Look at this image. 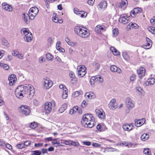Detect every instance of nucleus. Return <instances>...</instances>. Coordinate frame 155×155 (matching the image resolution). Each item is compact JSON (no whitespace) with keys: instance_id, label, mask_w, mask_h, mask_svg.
<instances>
[{"instance_id":"nucleus-50","label":"nucleus","mask_w":155,"mask_h":155,"mask_svg":"<svg viewBox=\"0 0 155 155\" xmlns=\"http://www.w3.org/2000/svg\"><path fill=\"white\" fill-rule=\"evenodd\" d=\"M92 146L95 147H99L101 146V144L96 143H93L92 144Z\"/></svg>"},{"instance_id":"nucleus-54","label":"nucleus","mask_w":155,"mask_h":155,"mask_svg":"<svg viewBox=\"0 0 155 155\" xmlns=\"http://www.w3.org/2000/svg\"><path fill=\"white\" fill-rule=\"evenodd\" d=\"M57 49L59 51L62 52H64L65 51V50L64 48H62L60 47H58L57 48Z\"/></svg>"},{"instance_id":"nucleus-57","label":"nucleus","mask_w":155,"mask_h":155,"mask_svg":"<svg viewBox=\"0 0 155 155\" xmlns=\"http://www.w3.org/2000/svg\"><path fill=\"white\" fill-rule=\"evenodd\" d=\"M150 150L148 148L144 149L143 153L146 155L147 153H149Z\"/></svg>"},{"instance_id":"nucleus-14","label":"nucleus","mask_w":155,"mask_h":155,"mask_svg":"<svg viewBox=\"0 0 155 155\" xmlns=\"http://www.w3.org/2000/svg\"><path fill=\"white\" fill-rule=\"evenodd\" d=\"M2 7L3 9L8 12H12L13 10L11 5H10L5 2L2 3Z\"/></svg>"},{"instance_id":"nucleus-17","label":"nucleus","mask_w":155,"mask_h":155,"mask_svg":"<svg viewBox=\"0 0 155 155\" xmlns=\"http://www.w3.org/2000/svg\"><path fill=\"white\" fill-rule=\"evenodd\" d=\"M133 123L127 124L123 125V128L125 130L129 131L133 129Z\"/></svg>"},{"instance_id":"nucleus-62","label":"nucleus","mask_w":155,"mask_h":155,"mask_svg":"<svg viewBox=\"0 0 155 155\" xmlns=\"http://www.w3.org/2000/svg\"><path fill=\"white\" fill-rule=\"evenodd\" d=\"M53 21L55 23H57L58 21V18L55 17H53L52 18Z\"/></svg>"},{"instance_id":"nucleus-33","label":"nucleus","mask_w":155,"mask_h":155,"mask_svg":"<svg viewBox=\"0 0 155 155\" xmlns=\"http://www.w3.org/2000/svg\"><path fill=\"white\" fill-rule=\"evenodd\" d=\"M96 79V81H98L101 83L103 82L104 81L103 77L100 75H97L95 76Z\"/></svg>"},{"instance_id":"nucleus-31","label":"nucleus","mask_w":155,"mask_h":155,"mask_svg":"<svg viewBox=\"0 0 155 155\" xmlns=\"http://www.w3.org/2000/svg\"><path fill=\"white\" fill-rule=\"evenodd\" d=\"M67 106L66 104H64L62 105L59 110V111L61 113H63L67 108Z\"/></svg>"},{"instance_id":"nucleus-45","label":"nucleus","mask_w":155,"mask_h":155,"mask_svg":"<svg viewBox=\"0 0 155 155\" xmlns=\"http://www.w3.org/2000/svg\"><path fill=\"white\" fill-rule=\"evenodd\" d=\"M32 155H40L41 152L39 150H35L32 151Z\"/></svg>"},{"instance_id":"nucleus-12","label":"nucleus","mask_w":155,"mask_h":155,"mask_svg":"<svg viewBox=\"0 0 155 155\" xmlns=\"http://www.w3.org/2000/svg\"><path fill=\"white\" fill-rule=\"evenodd\" d=\"M116 101L115 99H111L109 104V107L111 110H114L117 107V104L115 103Z\"/></svg>"},{"instance_id":"nucleus-5","label":"nucleus","mask_w":155,"mask_h":155,"mask_svg":"<svg viewBox=\"0 0 155 155\" xmlns=\"http://www.w3.org/2000/svg\"><path fill=\"white\" fill-rule=\"evenodd\" d=\"M52 104L50 102L45 103L43 107V112L45 114H49L51 111Z\"/></svg>"},{"instance_id":"nucleus-44","label":"nucleus","mask_w":155,"mask_h":155,"mask_svg":"<svg viewBox=\"0 0 155 155\" xmlns=\"http://www.w3.org/2000/svg\"><path fill=\"white\" fill-rule=\"evenodd\" d=\"M126 147H128V148L131 147H135V145L133 143H126L124 144Z\"/></svg>"},{"instance_id":"nucleus-34","label":"nucleus","mask_w":155,"mask_h":155,"mask_svg":"<svg viewBox=\"0 0 155 155\" xmlns=\"http://www.w3.org/2000/svg\"><path fill=\"white\" fill-rule=\"evenodd\" d=\"M149 137V135L144 133L141 136L140 138L142 140L144 141L147 139Z\"/></svg>"},{"instance_id":"nucleus-38","label":"nucleus","mask_w":155,"mask_h":155,"mask_svg":"<svg viewBox=\"0 0 155 155\" xmlns=\"http://www.w3.org/2000/svg\"><path fill=\"white\" fill-rule=\"evenodd\" d=\"M135 124L137 127H139L142 125V123L140 120H135Z\"/></svg>"},{"instance_id":"nucleus-56","label":"nucleus","mask_w":155,"mask_h":155,"mask_svg":"<svg viewBox=\"0 0 155 155\" xmlns=\"http://www.w3.org/2000/svg\"><path fill=\"white\" fill-rule=\"evenodd\" d=\"M69 45H71L72 46H76L77 45V44L75 42H69Z\"/></svg>"},{"instance_id":"nucleus-6","label":"nucleus","mask_w":155,"mask_h":155,"mask_svg":"<svg viewBox=\"0 0 155 155\" xmlns=\"http://www.w3.org/2000/svg\"><path fill=\"white\" fill-rule=\"evenodd\" d=\"M85 67L83 65L79 66L77 67L78 74L80 77L84 76L86 73Z\"/></svg>"},{"instance_id":"nucleus-47","label":"nucleus","mask_w":155,"mask_h":155,"mask_svg":"<svg viewBox=\"0 0 155 155\" xmlns=\"http://www.w3.org/2000/svg\"><path fill=\"white\" fill-rule=\"evenodd\" d=\"M1 65L2 66L5 70H8L9 69V66L7 64H2Z\"/></svg>"},{"instance_id":"nucleus-58","label":"nucleus","mask_w":155,"mask_h":155,"mask_svg":"<svg viewBox=\"0 0 155 155\" xmlns=\"http://www.w3.org/2000/svg\"><path fill=\"white\" fill-rule=\"evenodd\" d=\"M6 147L8 149L11 150L12 149V147L11 146V145L9 144V143H7L5 145Z\"/></svg>"},{"instance_id":"nucleus-40","label":"nucleus","mask_w":155,"mask_h":155,"mask_svg":"<svg viewBox=\"0 0 155 155\" xmlns=\"http://www.w3.org/2000/svg\"><path fill=\"white\" fill-rule=\"evenodd\" d=\"M152 45V44L149 43H147L146 45H143L142 46V47L143 48L148 49L150 48Z\"/></svg>"},{"instance_id":"nucleus-63","label":"nucleus","mask_w":155,"mask_h":155,"mask_svg":"<svg viewBox=\"0 0 155 155\" xmlns=\"http://www.w3.org/2000/svg\"><path fill=\"white\" fill-rule=\"evenodd\" d=\"M97 130L99 131H101L102 130L101 125L100 124L97 125Z\"/></svg>"},{"instance_id":"nucleus-30","label":"nucleus","mask_w":155,"mask_h":155,"mask_svg":"<svg viewBox=\"0 0 155 155\" xmlns=\"http://www.w3.org/2000/svg\"><path fill=\"white\" fill-rule=\"evenodd\" d=\"M93 66L95 71L98 70L100 67V65L99 63L96 62H94L93 64Z\"/></svg>"},{"instance_id":"nucleus-15","label":"nucleus","mask_w":155,"mask_h":155,"mask_svg":"<svg viewBox=\"0 0 155 155\" xmlns=\"http://www.w3.org/2000/svg\"><path fill=\"white\" fill-rule=\"evenodd\" d=\"M106 30L105 27L100 25H97L95 28V31L97 33H100L102 31H104Z\"/></svg>"},{"instance_id":"nucleus-43","label":"nucleus","mask_w":155,"mask_h":155,"mask_svg":"<svg viewBox=\"0 0 155 155\" xmlns=\"http://www.w3.org/2000/svg\"><path fill=\"white\" fill-rule=\"evenodd\" d=\"M30 127L32 129H35L38 126V124L34 122L31 123L30 124Z\"/></svg>"},{"instance_id":"nucleus-25","label":"nucleus","mask_w":155,"mask_h":155,"mask_svg":"<svg viewBox=\"0 0 155 155\" xmlns=\"http://www.w3.org/2000/svg\"><path fill=\"white\" fill-rule=\"evenodd\" d=\"M155 82V79L153 78H149L146 81V84H148V85H152Z\"/></svg>"},{"instance_id":"nucleus-42","label":"nucleus","mask_w":155,"mask_h":155,"mask_svg":"<svg viewBox=\"0 0 155 155\" xmlns=\"http://www.w3.org/2000/svg\"><path fill=\"white\" fill-rule=\"evenodd\" d=\"M149 31L152 34H155V28L153 27H150L148 28Z\"/></svg>"},{"instance_id":"nucleus-20","label":"nucleus","mask_w":155,"mask_h":155,"mask_svg":"<svg viewBox=\"0 0 155 155\" xmlns=\"http://www.w3.org/2000/svg\"><path fill=\"white\" fill-rule=\"evenodd\" d=\"M127 4V0H121V2L117 3L116 5L118 7L122 8L124 6H126Z\"/></svg>"},{"instance_id":"nucleus-1","label":"nucleus","mask_w":155,"mask_h":155,"mask_svg":"<svg viewBox=\"0 0 155 155\" xmlns=\"http://www.w3.org/2000/svg\"><path fill=\"white\" fill-rule=\"evenodd\" d=\"M35 93V90L33 86L30 84H25L19 86L15 91L16 97L21 99L24 96L31 99Z\"/></svg>"},{"instance_id":"nucleus-61","label":"nucleus","mask_w":155,"mask_h":155,"mask_svg":"<svg viewBox=\"0 0 155 155\" xmlns=\"http://www.w3.org/2000/svg\"><path fill=\"white\" fill-rule=\"evenodd\" d=\"M57 139H55L53 140V141L52 142V143L54 145V144H59V143H60L58 141H57Z\"/></svg>"},{"instance_id":"nucleus-49","label":"nucleus","mask_w":155,"mask_h":155,"mask_svg":"<svg viewBox=\"0 0 155 155\" xmlns=\"http://www.w3.org/2000/svg\"><path fill=\"white\" fill-rule=\"evenodd\" d=\"M80 94V92L78 91H76L74 92L73 94V96L76 97L78 96Z\"/></svg>"},{"instance_id":"nucleus-9","label":"nucleus","mask_w":155,"mask_h":155,"mask_svg":"<svg viewBox=\"0 0 155 155\" xmlns=\"http://www.w3.org/2000/svg\"><path fill=\"white\" fill-rule=\"evenodd\" d=\"M21 108V112L22 114L27 116L31 112L28 107L26 105H21L20 107Z\"/></svg>"},{"instance_id":"nucleus-41","label":"nucleus","mask_w":155,"mask_h":155,"mask_svg":"<svg viewBox=\"0 0 155 155\" xmlns=\"http://www.w3.org/2000/svg\"><path fill=\"white\" fill-rule=\"evenodd\" d=\"M46 57L47 59L49 61L51 60L53 58L52 55L49 53L46 54Z\"/></svg>"},{"instance_id":"nucleus-29","label":"nucleus","mask_w":155,"mask_h":155,"mask_svg":"<svg viewBox=\"0 0 155 155\" xmlns=\"http://www.w3.org/2000/svg\"><path fill=\"white\" fill-rule=\"evenodd\" d=\"M29 11L37 15L38 12L39 10L37 7H33L31 8Z\"/></svg>"},{"instance_id":"nucleus-51","label":"nucleus","mask_w":155,"mask_h":155,"mask_svg":"<svg viewBox=\"0 0 155 155\" xmlns=\"http://www.w3.org/2000/svg\"><path fill=\"white\" fill-rule=\"evenodd\" d=\"M95 0H88L87 3L90 5H93L94 3Z\"/></svg>"},{"instance_id":"nucleus-8","label":"nucleus","mask_w":155,"mask_h":155,"mask_svg":"<svg viewBox=\"0 0 155 155\" xmlns=\"http://www.w3.org/2000/svg\"><path fill=\"white\" fill-rule=\"evenodd\" d=\"M44 87L45 89H47L50 88L53 85L52 81L49 78H46L44 79Z\"/></svg>"},{"instance_id":"nucleus-24","label":"nucleus","mask_w":155,"mask_h":155,"mask_svg":"<svg viewBox=\"0 0 155 155\" xmlns=\"http://www.w3.org/2000/svg\"><path fill=\"white\" fill-rule=\"evenodd\" d=\"M122 56L124 59L127 61H129L130 58L129 55L127 52L124 51L122 52Z\"/></svg>"},{"instance_id":"nucleus-26","label":"nucleus","mask_w":155,"mask_h":155,"mask_svg":"<svg viewBox=\"0 0 155 155\" xmlns=\"http://www.w3.org/2000/svg\"><path fill=\"white\" fill-rule=\"evenodd\" d=\"M85 97H87L88 98L91 99L94 98V94L92 92H87L85 93Z\"/></svg>"},{"instance_id":"nucleus-55","label":"nucleus","mask_w":155,"mask_h":155,"mask_svg":"<svg viewBox=\"0 0 155 155\" xmlns=\"http://www.w3.org/2000/svg\"><path fill=\"white\" fill-rule=\"evenodd\" d=\"M71 145H74L75 146L78 147L79 145V144L78 142H73V141H71Z\"/></svg>"},{"instance_id":"nucleus-37","label":"nucleus","mask_w":155,"mask_h":155,"mask_svg":"<svg viewBox=\"0 0 155 155\" xmlns=\"http://www.w3.org/2000/svg\"><path fill=\"white\" fill-rule=\"evenodd\" d=\"M97 81H96V79L95 76L91 77L90 79V81L91 85L93 87V86L94 85L95 82Z\"/></svg>"},{"instance_id":"nucleus-59","label":"nucleus","mask_w":155,"mask_h":155,"mask_svg":"<svg viewBox=\"0 0 155 155\" xmlns=\"http://www.w3.org/2000/svg\"><path fill=\"white\" fill-rule=\"evenodd\" d=\"M16 147L19 149H22L24 147V144H19L16 145Z\"/></svg>"},{"instance_id":"nucleus-3","label":"nucleus","mask_w":155,"mask_h":155,"mask_svg":"<svg viewBox=\"0 0 155 155\" xmlns=\"http://www.w3.org/2000/svg\"><path fill=\"white\" fill-rule=\"evenodd\" d=\"M74 31L78 35L83 38H86L90 35L88 30L84 27L76 26L74 28Z\"/></svg>"},{"instance_id":"nucleus-35","label":"nucleus","mask_w":155,"mask_h":155,"mask_svg":"<svg viewBox=\"0 0 155 155\" xmlns=\"http://www.w3.org/2000/svg\"><path fill=\"white\" fill-rule=\"evenodd\" d=\"M129 26L130 27V28H134L135 29L137 28L138 27V25L135 23H130L129 24Z\"/></svg>"},{"instance_id":"nucleus-39","label":"nucleus","mask_w":155,"mask_h":155,"mask_svg":"<svg viewBox=\"0 0 155 155\" xmlns=\"http://www.w3.org/2000/svg\"><path fill=\"white\" fill-rule=\"evenodd\" d=\"M28 13H29V15H28V17H29V18H30V19L31 20H33L34 19L35 17L37 15H36L34 13H32L31 12H30L29 11Z\"/></svg>"},{"instance_id":"nucleus-60","label":"nucleus","mask_w":155,"mask_h":155,"mask_svg":"<svg viewBox=\"0 0 155 155\" xmlns=\"http://www.w3.org/2000/svg\"><path fill=\"white\" fill-rule=\"evenodd\" d=\"M39 62L42 63L45 61V59L43 57H41L39 58Z\"/></svg>"},{"instance_id":"nucleus-22","label":"nucleus","mask_w":155,"mask_h":155,"mask_svg":"<svg viewBox=\"0 0 155 155\" xmlns=\"http://www.w3.org/2000/svg\"><path fill=\"white\" fill-rule=\"evenodd\" d=\"M32 36L31 33L25 35L24 38V40L26 42H30L32 39Z\"/></svg>"},{"instance_id":"nucleus-36","label":"nucleus","mask_w":155,"mask_h":155,"mask_svg":"<svg viewBox=\"0 0 155 155\" xmlns=\"http://www.w3.org/2000/svg\"><path fill=\"white\" fill-rule=\"evenodd\" d=\"M28 15L26 13H24L22 15L23 19L24 21L26 22V23H27L28 21Z\"/></svg>"},{"instance_id":"nucleus-23","label":"nucleus","mask_w":155,"mask_h":155,"mask_svg":"<svg viewBox=\"0 0 155 155\" xmlns=\"http://www.w3.org/2000/svg\"><path fill=\"white\" fill-rule=\"evenodd\" d=\"M21 34L24 35H28L30 34L31 32H30L29 30L27 28H23L21 30Z\"/></svg>"},{"instance_id":"nucleus-32","label":"nucleus","mask_w":155,"mask_h":155,"mask_svg":"<svg viewBox=\"0 0 155 155\" xmlns=\"http://www.w3.org/2000/svg\"><path fill=\"white\" fill-rule=\"evenodd\" d=\"M77 15L80 16L82 18H85L87 15V13L84 11H79V12H78Z\"/></svg>"},{"instance_id":"nucleus-16","label":"nucleus","mask_w":155,"mask_h":155,"mask_svg":"<svg viewBox=\"0 0 155 155\" xmlns=\"http://www.w3.org/2000/svg\"><path fill=\"white\" fill-rule=\"evenodd\" d=\"M137 72L140 78L144 76L145 74V70L143 68H141L137 70Z\"/></svg>"},{"instance_id":"nucleus-2","label":"nucleus","mask_w":155,"mask_h":155,"mask_svg":"<svg viewBox=\"0 0 155 155\" xmlns=\"http://www.w3.org/2000/svg\"><path fill=\"white\" fill-rule=\"evenodd\" d=\"M82 119L81 123L85 127L91 128L94 126V120L91 114H84L83 116Z\"/></svg>"},{"instance_id":"nucleus-21","label":"nucleus","mask_w":155,"mask_h":155,"mask_svg":"<svg viewBox=\"0 0 155 155\" xmlns=\"http://www.w3.org/2000/svg\"><path fill=\"white\" fill-rule=\"evenodd\" d=\"M110 49L114 55H118L120 54V52L114 47H111Z\"/></svg>"},{"instance_id":"nucleus-11","label":"nucleus","mask_w":155,"mask_h":155,"mask_svg":"<svg viewBox=\"0 0 155 155\" xmlns=\"http://www.w3.org/2000/svg\"><path fill=\"white\" fill-rule=\"evenodd\" d=\"M96 115L101 119H103L105 117V114L102 109H96L95 110Z\"/></svg>"},{"instance_id":"nucleus-48","label":"nucleus","mask_w":155,"mask_h":155,"mask_svg":"<svg viewBox=\"0 0 155 155\" xmlns=\"http://www.w3.org/2000/svg\"><path fill=\"white\" fill-rule=\"evenodd\" d=\"M2 43L3 45L5 46H7L8 45V41L5 38L2 39Z\"/></svg>"},{"instance_id":"nucleus-52","label":"nucleus","mask_w":155,"mask_h":155,"mask_svg":"<svg viewBox=\"0 0 155 155\" xmlns=\"http://www.w3.org/2000/svg\"><path fill=\"white\" fill-rule=\"evenodd\" d=\"M87 104V103L85 101H84L81 104V106L82 107L84 108L86 107Z\"/></svg>"},{"instance_id":"nucleus-53","label":"nucleus","mask_w":155,"mask_h":155,"mask_svg":"<svg viewBox=\"0 0 155 155\" xmlns=\"http://www.w3.org/2000/svg\"><path fill=\"white\" fill-rule=\"evenodd\" d=\"M136 78L135 75L134 74H132L130 76V80L132 81H134Z\"/></svg>"},{"instance_id":"nucleus-19","label":"nucleus","mask_w":155,"mask_h":155,"mask_svg":"<svg viewBox=\"0 0 155 155\" xmlns=\"http://www.w3.org/2000/svg\"><path fill=\"white\" fill-rule=\"evenodd\" d=\"M110 69L112 72H116L119 73H121V70L120 68H117L114 65H111L110 67Z\"/></svg>"},{"instance_id":"nucleus-18","label":"nucleus","mask_w":155,"mask_h":155,"mask_svg":"<svg viewBox=\"0 0 155 155\" xmlns=\"http://www.w3.org/2000/svg\"><path fill=\"white\" fill-rule=\"evenodd\" d=\"M107 3L106 1H102L98 4V8L102 10H104L107 7Z\"/></svg>"},{"instance_id":"nucleus-13","label":"nucleus","mask_w":155,"mask_h":155,"mask_svg":"<svg viewBox=\"0 0 155 155\" xmlns=\"http://www.w3.org/2000/svg\"><path fill=\"white\" fill-rule=\"evenodd\" d=\"M9 84L10 85H13L16 81V77L15 74H11L8 78Z\"/></svg>"},{"instance_id":"nucleus-46","label":"nucleus","mask_w":155,"mask_h":155,"mask_svg":"<svg viewBox=\"0 0 155 155\" xmlns=\"http://www.w3.org/2000/svg\"><path fill=\"white\" fill-rule=\"evenodd\" d=\"M113 35L114 36H116L117 35V34L118 33V30L117 28H114L112 31Z\"/></svg>"},{"instance_id":"nucleus-64","label":"nucleus","mask_w":155,"mask_h":155,"mask_svg":"<svg viewBox=\"0 0 155 155\" xmlns=\"http://www.w3.org/2000/svg\"><path fill=\"white\" fill-rule=\"evenodd\" d=\"M83 143L84 144L87 146H90L91 144V142L90 141H84Z\"/></svg>"},{"instance_id":"nucleus-7","label":"nucleus","mask_w":155,"mask_h":155,"mask_svg":"<svg viewBox=\"0 0 155 155\" xmlns=\"http://www.w3.org/2000/svg\"><path fill=\"white\" fill-rule=\"evenodd\" d=\"M126 104L127 107L129 110H131L135 107V104L133 101L130 98H127Z\"/></svg>"},{"instance_id":"nucleus-27","label":"nucleus","mask_w":155,"mask_h":155,"mask_svg":"<svg viewBox=\"0 0 155 155\" xmlns=\"http://www.w3.org/2000/svg\"><path fill=\"white\" fill-rule=\"evenodd\" d=\"M69 75L70 77L71 78H72L71 80V83L72 84H74V81H76V79L75 78V76L74 73L72 72H71L69 73Z\"/></svg>"},{"instance_id":"nucleus-4","label":"nucleus","mask_w":155,"mask_h":155,"mask_svg":"<svg viewBox=\"0 0 155 155\" xmlns=\"http://www.w3.org/2000/svg\"><path fill=\"white\" fill-rule=\"evenodd\" d=\"M130 17L126 14L121 15H120L119 21L123 24L126 25L130 22Z\"/></svg>"},{"instance_id":"nucleus-28","label":"nucleus","mask_w":155,"mask_h":155,"mask_svg":"<svg viewBox=\"0 0 155 155\" xmlns=\"http://www.w3.org/2000/svg\"><path fill=\"white\" fill-rule=\"evenodd\" d=\"M63 93L62 97L63 99H66L68 96V90L67 88L65 87L63 90Z\"/></svg>"},{"instance_id":"nucleus-10","label":"nucleus","mask_w":155,"mask_h":155,"mask_svg":"<svg viewBox=\"0 0 155 155\" xmlns=\"http://www.w3.org/2000/svg\"><path fill=\"white\" fill-rule=\"evenodd\" d=\"M142 9L139 8H136L133 9L130 12V15L132 17H134L137 14L141 13Z\"/></svg>"}]
</instances>
